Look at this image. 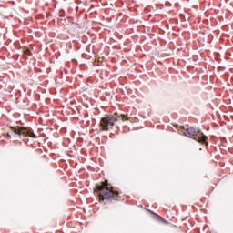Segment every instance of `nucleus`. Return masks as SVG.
Wrapping results in <instances>:
<instances>
[{
  "instance_id": "f257e3e1",
  "label": "nucleus",
  "mask_w": 233,
  "mask_h": 233,
  "mask_svg": "<svg viewBox=\"0 0 233 233\" xmlns=\"http://www.w3.org/2000/svg\"><path fill=\"white\" fill-rule=\"evenodd\" d=\"M96 189L99 192V197L102 199H111V198H115V196L119 194L112 189V186L109 185L108 181H106L102 183V185L97 186Z\"/></svg>"
},
{
  "instance_id": "7ed1b4c3",
  "label": "nucleus",
  "mask_w": 233,
  "mask_h": 233,
  "mask_svg": "<svg viewBox=\"0 0 233 233\" xmlns=\"http://www.w3.org/2000/svg\"><path fill=\"white\" fill-rule=\"evenodd\" d=\"M119 119H121V116L117 115V113L104 116L100 121V127L103 130H110V128H113L114 125L117 123Z\"/></svg>"
},
{
  "instance_id": "39448f33",
  "label": "nucleus",
  "mask_w": 233,
  "mask_h": 233,
  "mask_svg": "<svg viewBox=\"0 0 233 233\" xmlns=\"http://www.w3.org/2000/svg\"><path fill=\"white\" fill-rule=\"evenodd\" d=\"M122 119H125V116H122Z\"/></svg>"
},
{
  "instance_id": "f03ea898",
  "label": "nucleus",
  "mask_w": 233,
  "mask_h": 233,
  "mask_svg": "<svg viewBox=\"0 0 233 233\" xmlns=\"http://www.w3.org/2000/svg\"><path fill=\"white\" fill-rule=\"evenodd\" d=\"M184 136L186 137H190L191 139H195V141H198V143H204L205 145L208 146V137L205 136V134L201 132L196 131L194 127H189L187 129L184 130Z\"/></svg>"
},
{
  "instance_id": "20e7f679",
  "label": "nucleus",
  "mask_w": 233,
  "mask_h": 233,
  "mask_svg": "<svg viewBox=\"0 0 233 233\" xmlns=\"http://www.w3.org/2000/svg\"><path fill=\"white\" fill-rule=\"evenodd\" d=\"M12 130L18 136H26V137H35V134L34 133V131L28 128L16 127H13Z\"/></svg>"
}]
</instances>
